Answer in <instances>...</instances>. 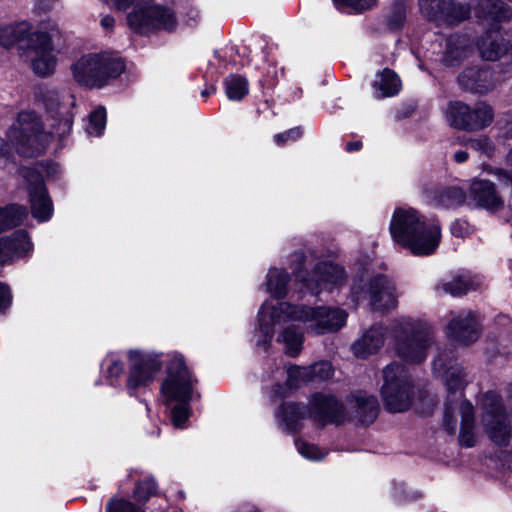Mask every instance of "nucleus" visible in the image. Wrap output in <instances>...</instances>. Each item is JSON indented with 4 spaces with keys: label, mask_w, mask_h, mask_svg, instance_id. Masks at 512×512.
I'll use <instances>...</instances> for the list:
<instances>
[{
    "label": "nucleus",
    "mask_w": 512,
    "mask_h": 512,
    "mask_svg": "<svg viewBox=\"0 0 512 512\" xmlns=\"http://www.w3.org/2000/svg\"><path fill=\"white\" fill-rule=\"evenodd\" d=\"M392 239L416 255L433 253L440 241V228L427 224L419 213L412 209H396L391 223Z\"/></svg>",
    "instance_id": "obj_1"
},
{
    "label": "nucleus",
    "mask_w": 512,
    "mask_h": 512,
    "mask_svg": "<svg viewBox=\"0 0 512 512\" xmlns=\"http://www.w3.org/2000/svg\"><path fill=\"white\" fill-rule=\"evenodd\" d=\"M193 379L183 357H174L167 367V378L161 385V392L167 401H177L171 407V420L175 427L181 428L190 416L189 403L192 398Z\"/></svg>",
    "instance_id": "obj_2"
},
{
    "label": "nucleus",
    "mask_w": 512,
    "mask_h": 512,
    "mask_svg": "<svg viewBox=\"0 0 512 512\" xmlns=\"http://www.w3.org/2000/svg\"><path fill=\"white\" fill-rule=\"evenodd\" d=\"M393 331L395 350L401 359L410 363H421L426 359L432 333L425 323L404 317L395 322Z\"/></svg>",
    "instance_id": "obj_3"
},
{
    "label": "nucleus",
    "mask_w": 512,
    "mask_h": 512,
    "mask_svg": "<svg viewBox=\"0 0 512 512\" xmlns=\"http://www.w3.org/2000/svg\"><path fill=\"white\" fill-rule=\"evenodd\" d=\"M75 80L87 87H103L109 79L116 78L125 70L121 57L108 53L82 56L73 66Z\"/></svg>",
    "instance_id": "obj_4"
},
{
    "label": "nucleus",
    "mask_w": 512,
    "mask_h": 512,
    "mask_svg": "<svg viewBox=\"0 0 512 512\" xmlns=\"http://www.w3.org/2000/svg\"><path fill=\"white\" fill-rule=\"evenodd\" d=\"M280 310L287 313V319L308 323L307 330L315 335L338 331L346 322L344 310L330 307H307L280 303Z\"/></svg>",
    "instance_id": "obj_5"
},
{
    "label": "nucleus",
    "mask_w": 512,
    "mask_h": 512,
    "mask_svg": "<svg viewBox=\"0 0 512 512\" xmlns=\"http://www.w3.org/2000/svg\"><path fill=\"white\" fill-rule=\"evenodd\" d=\"M383 378L381 394L385 409L391 413L408 410L413 400V386L406 366L399 363L387 365Z\"/></svg>",
    "instance_id": "obj_6"
},
{
    "label": "nucleus",
    "mask_w": 512,
    "mask_h": 512,
    "mask_svg": "<svg viewBox=\"0 0 512 512\" xmlns=\"http://www.w3.org/2000/svg\"><path fill=\"white\" fill-rule=\"evenodd\" d=\"M7 135L18 153L23 156L34 157L45 150L46 135L40 119L34 112H21Z\"/></svg>",
    "instance_id": "obj_7"
},
{
    "label": "nucleus",
    "mask_w": 512,
    "mask_h": 512,
    "mask_svg": "<svg viewBox=\"0 0 512 512\" xmlns=\"http://www.w3.org/2000/svg\"><path fill=\"white\" fill-rule=\"evenodd\" d=\"M449 125L466 132H478L490 126L494 120V110L484 101L470 106L461 101H451L446 109Z\"/></svg>",
    "instance_id": "obj_8"
},
{
    "label": "nucleus",
    "mask_w": 512,
    "mask_h": 512,
    "mask_svg": "<svg viewBox=\"0 0 512 512\" xmlns=\"http://www.w3.org/2000/svg\"><path fill=\"white\" fill-rule=\"evenodd\" d=\"M129 26L136 32L147 33L154 30L173 31L177 21L174 12L162 5L145 0L127 17Z\"/></svg>",
    "instance_id": "obj_9"
},
{
    "label": "nucleus",
    "mask_w": 512,
    "mask_h": 512,
    "mask_svg": "<svg viewBox=\"0 0 512 512\" xmlns=\"http://www.w3.org/2000/svg\"><path fill=\"white\" fill-rule=\"evenodd\" d=\"M298 267L296 268V277L304 283V286L312 293L318 294L323 288L328 286H338L345 281V271L339 265L329 261L319 262L315 265L311 273L305 274V256L303 253L295 254Z\"/></svg>",
    "instance_id": "obj_10"
},
{
    "label": "nucleus",
    "mask_w": 512,
    "mask_h": 512,
    "mask_svg": "<svg viewBox=\"0 0 512 512\" xmlns=\"http://www.w3.org/2000/svg\"><path fill=\"white\" fill-rule=\"evenodd\" d=\"M482 406V421L489 438L499 446H507L512 437V427L506 424L502 399L495 392L488 391L483 396Z\"/></svg>",
    "instance_id": "obj_11"
},
{
    "label": "nucleus",
    "mask_w": 512,
    "mask_h": 512,
    "mask_svg": "<svg viewBox=\"0 0 512 512\" xmlns=\"http://www.w3.org/2000/svg\"><path fill=\"white\" fill-rule=\"evenodd\" d=\"M421 12L437 24L455 25L466 20L470 8L456 0H418Z\"/></svg>",
    "instance_id": "obj_12"
},
{
    "label": "nucleus",
    "mask_w": 512,
    "mask_h": 512,
    "mask_svg": "<svg viewBox=\"0 0 512 512\" xmlns=\"http://www.w3.org/2000/svg\"><path fill=\"white\" fill-rule=\"evenodd\" d=\"M21 174L28 183L33 217L40 221L48 220L52 215V201L47 193L41 173L33 168L25 167L21 170Z\"/></svg>",
    "instance_id": "obj_13"
},
{
    "label": "nucleus",
    "mask_w": 512,
    "mask_h": 512,
    "mask_svg": "<svg viewBox=\"0 0 512 512\" xmlns=\"http://www.w3.org/2000/svg\"><path fill=\"white\" fill-rule=\"evenodd\" d=\"M310 418L321 426L340 425L346 419L344 404L332 394L315 393L310 401Z\"/></svg>",
    "instance_id": "obj_14"
},
{
    "label": "nucleus",
    "mask_w": 512,
    "mask_h": 512,
    "mask_svg": "<svg viewBox=\"0 0 512 512\" xmlns=\"http://www.w3.org/2000/svg\"><path fill=\"white\" fill-rule=\"evenodd\" d=\"M129 359L131 367L127 379V389L132 395L133 391L147 386L154 379V375L161 370L162 364L157 356L143 355L133 351H130Z\"/></svg>",
    "instance_id": "obj_15"
},
{
    "label": "nucleus",
    "mask_w": 512,
    "mask_h": 512,
    "mask_svg": "<svg viewBox=\"0 0 512 512\" xmlns=\"http://www.w3.org/2000/svg\"><path fill=\"white\" fill-rule=\"evenodd\" d=\"M48 37L42 34H31L27 44V57L31 61L33 71L39 76L51 74L55 67V57L48 46Z\"/></svg>",
    "instance_id": "obj_16"
},
{
    "label": "nucleus",
    "mask_w": 512,
    "mask_h": 512,
    "mask_svg": "<svg viewBox=\"0 0 512 512\" xmlns=\"http://www.w3.org/2000/svg\"><path fill=\"white\" fill-rule=\"evenodd\" d=\"M42 100L47 112L53 117L59 119V126L62 131L60 136L69 133L72 127V117L69 115L70 106L74 105V97L72 95H60L59 91L54 88H45L42 92Z\"/></svg>",
    "instance_id": "obj_17"
},
{
    "label": "nucleus",
    "mask_w": 512,
    "mask_h": 512,
    "mask_svg": "<svg viewBox=\"0 0 512 512\" xmlns=\"http://www.w3.org/2000/svg\"><path fill=\"white\" fill-rule=\"evenodd\" d=\"M370 305L375 311H386L397 306L395 287L387 276L378 274L371 278L368 286Z\"/></svg>",
    "instance_id": "obj_18"
},
{
    "label": "nucleus",
    "mask_w": 512,
    "mask_h": 512,
    "mask_svg": "<svg viewBox=\"0 0 512 512\" xmlns=\"http://www.w3.org/2000/svg\"><path fill=\"white\" fill-rule=\"evenodd\" d=\"M503 204L494 183L488 180H475L471 183L468 192V205L495 211L502 208Z\"/></svg>",
    "instance_id": "obj_19"
},
{
    "label": "nucleus",
    "mask_w": 512,
    "mask_h": 512,
    "mask_svg": "<svg viewBox=\"0 0 512 512\" xmlns=\"http://www.w3.org/2000/svg\"><path fill=\"white\" fill-rule=\"evenodd\" d=\"M447 334L450 338L464 345L475 342L480 335L476 318L471 312L453 316L448 323Z\"/></svg>",
    "instance_id": "obj_20"
},
{
    "label": "nucleus",
    "mask_w": 512,
    "mask_h": 512,
    "mask_svg": "<svg viewBox=\"0 0 512 512\" xmlns=\"http://www.w3.org/2000/svg\"><path fill=\"white\" fill-rule=\"evenodd\" d=\"M33 248L26 231L18 230L10 237L0 238V265L26 256Z\"/></svg>",
    "instance_id": "obj_21"
},
{
    "label": "nucleus",
    "mask_w": 512,
    "mask_h": 512,
    "mask_svg": "<svg viewBox=\"0 0 512 512\" xmlns=\"http://www.w3.org/2000/svg\"><path fill=\"white\" fill-rule=\"evenodd\" d=\"M473 44L470 38L464 34H453L446 39L442 63L445 66L461 64L473 53Z\"/></svg>",
    "instance_id": "obj_22"
},
{
    "label": "nucleus",
    "mask_w": 512,
    "mask_h": 512,
    "mask_svg": "<svg viewBox=\"0 0 512 512\" xmlns=\"http://www.w3.org/2000/svg\"><path fill=\"white\" fill-rule=\"evenodd\" d=\"M477 47L480 55L487 61H496L510 52L508 42L500 33L499 27H491L479 38Z\"/></svg>",
    "instance_id": "obj_23"
},
{
    "label": "nucleus",
    "mask_w": 512,
    "mask_h": 512,
    "mask_svg": "<svg viewBox=\"0 0 512 512\" xmlns=\"http://www.w3.org/2000/svg\"><path fill=\"white\" fill-rule=\"evenodd\" d=\"M491 71L484 67H469L458 77L460 85L473 93L486 94L493 88Z\"/></svg>",
    "instance_id": "obj_24"
},
{
    "label": "nucleus",
    "mask_w": 512,
    "mask_h": 512,
    "mask_svg": "<svg viewBox=\"0 0 512 512\" xmlns=\"http://www.w3.org/2000/svg\"><path fill=\"white\" fill-rule=\"evenodd\" d=\"M386 330L381 325H373L352 345V351L359 358H367L376 353L384 344Z\"/></svg>",
    "instance_id": "obj_25"
},
{
    "label": "nucleus",
    "mask_w": 512,
    "mask_h": 512,
    "mask_svg": "<svg viewBox=\"0 0 512 512\" xmlns=\"http://www.w3.org/2000/svg\"><path fill=\"white\" fill-rule=\"evenodd\" d=\"M477 17L492 27H498L497 24L510 20L512 11L508 5L501 0H478Z\"/></svg>",
    "instance_id": "obj_26"
},
{
    "label": "nucleus",
    "mask_w": 512,
    "mask_h": 512,
    "mask_svg": "<svg viewBox=\"0 0 512 512\" xmlns=\"http://www.w3.org/2000/svg\"><path fill=\"white\" fill-rule=\"evenodd\" d=\"M281 315L283 319H287V313L280 310V303L278 306L273 307L268 315L266 304H263L258 313L259 329L262 333L263 339L258 340L257 344L263 346L266 350L270 345L273 338V325L281 321Z\"/></svg>",
    "instance_id": "obj_27"
},
{
    "label": "nucleus",
    "mask_w": 512,
    "mask_h": 512,
    "mask_svg": "<svg viewBox=\"0 0 512 512\" xmlns=\"http://www.w3.org/2000/svg\"><path fill=\"white\" fill-rule=\"evenodd\" d=\"M288 374L289 380L296 378L303 382L324 381L332 376L333 369L328 361H321L309 367H291Z\"/></svg>",
    "instance_id": "obj_28"
},
{
    "label": "nucleus",
    "mask_w": 512,
    "mask_h": 512,
    "mask_svg": "<svg viewBox=\"0 0 512 512\" xmlns=\"http://www.w3.org/2000/svg\"><path fill=\"white\" fill-rule=\"evenodd\" d=\"M355 417L362 425L372 424L379 413V403L375 396L359 393L354 396Z\"/></svg>",
    "instance_id": "obj_29"
},
{
    "label": "nucleus",
    "mask_w": 512,
    "mask_h": 512,
    "mask_svg": "<svg viewBox=\"0 0 512 512\" xmlns=\"http://www.w3.org/2000/svg\"><path fill=\"white\" fill-rule=\"evenodd\" d=\"M307 415L310 417V407L301 403H283L279 411V417H281L289 432L298 431L300 429V421Z\"/></svg>",
    "instance_id": "obj_30"
},
{
    "label": "nucleus",
    "mask_w": 512,
    "mask_h": 512,
    "mask_svg": "<svg viewBox=\"0 0 512 512\" xmlns=\"http://www.w3.org/2000/svg\"><path fill=\"white\" fill-rule=\"evenodd\" d=\"M460 411L461 427L459 442L462 446L473 447L475 445L473 405L469 401L465 400L461 403Z\"/></svg>",
    "instance_id": "obj_31"
},
{
    "label": "nucleus",
    "mask_w": 512,
    "mask_h": 512,
    "mask_svg": "<svg viewBox=\"0 0 512 512\" xmlns=\"http://www.w3.org/2000/svg\"><path fill=\"white\" fill-rule=\"evenodd\" d=\"M31 33L25 23L5 25L0 28V45L4 48H10L23 41H26L27 45Z\"/></svg>",
    "instance_id": "obj_32"
},
{
    "label": "nucleus",
    "mask_w": 512,
    "mask_h": 512,
    "mask_svg": "<svg viewBox=\"0 0 512 512\" xmlns=\"http://www.w3.org/2000/svg\"><path fill=\"white\" fill-rule=\"evenodd\" d=\"M400 80L397 74L391 69H384L378 74L374 82V88L379 91L377 98H384L396 95L400 91Z\"/></svg>",
    "instance_id": "obj_33"
},
{
    "label": "nucleus",
    "mask_w": 512,
    "mask_h": 512,
    "mask_svg": "<svg viewBox=\"0 0 512 512\" xmlns=\"http://www.w3.org/2000/svg\"><path fill=\"white\" fill-rule=\"evenodd\" d=\"M278 341L285 344V351L288 356L296 357L302 350L303 331L297 325H289L283 330Z\"/></svg>",
    "instance_id": "obj_34"
},
{
    "label": "nucleus",
    "mask_w": 512,
    "mask_h": 512,
    "mask_svg": "<svg viewBox=\"0 0 512 512\" xmlns=\"http://www.w3.org/2000/svg\"><path fill=\"white\" fill-rule=\"evenodd\" d=\"M27 215L24 206L12 204L0 208V232L20 225Z\"/></svg>",
    "instance_id": "obj_35"
},
{
    "label": "nucleus",
    "mask_w": 512,
    "mask_h": 512,
    "mask_svg": "<svg viewBox=\"0 0 512 512\" xmlns=\"http://www.w3.org/2000/svg\"><path fill=\"white\" fill-rule=\"evenodd\" d=\"M289 274L280 269H270L267 274L268 291L278 299L284 298L287 293Z\"/></svg>",
    "instance_id": "obj_36"
},
{
    "label": "nucleus",
    "mask_w": 512,
    "mask_h": 512,
    "mask_svg": "<svg viewBox=\"0 0 512 512\" xmlns=\"http://www.w3.org/2000/svg\"><path fill=\"white\" fill-rule=\"evenodd\" d=\"M437 290H442L444 293L452 296H462L469 290H474V283L466 276H456L450 281L443 282L436 286Z\"/></svg>",
    "instance_id": "obj_37"
},
{
    "label": "nucleus",
    "mask_w": 512,
    "mask_h": 512,
    "mask_svg": "<svg viewBox=\"0 0 512 512\" xmlns=\"http://www.w3.org/2000/svg\"><path fill=\"white\" fill-rule=\"evenodd\" d=\"M466 372L461 366H451L445 372V384L449 394L462 390L467 384Z\"/></svg>",
    "instance_id": "obj_38"
},
{
    "label": "nucleus",
    "mask_w": 512,
    "mask_h": 512,
    "mask_svg": "<svg viewBox=\"0 0 512 512\" xmlns=\"http://www.w3.org/2000/svg\"><path fill=\"white\" fill-rule=\"evenodd\" d=\"M224 84L226 94L231 100H241L248 93L247 80L240 75H229Z\"/></svg>",
    "instance_id": "obj_39"
},
{
    "label": "nucleus",
    "mask_w": 512,
    "mask_h": 512,
    "mask_svg": "<svg viewBox=\"0 0 512 512\" xmlns=\"http://www.w3.org/2000/svg\"><path fill=\"white\" fill-rule=\"evenodd\" d=\"M406 19V5L403 1H396L387 15V27L391 31L399 30L403 27Z\"/></svg>",
    "instance_id": "obj_40"
},
{
    "label": "nucleus",
    "mask_w": 512,
    "mask_h": 512,
    "mask_svg": "<svg viewBox=\"0 0 512 512\" xmlns=\"http://www.w3.org/2000/svg\"><path fill=\"white\" fill-rule=\"evenodd\" d=\"M470 149L491 157L495 151L493 141L486 135H480L477 138H469L465 143Z\"/></svg>",
    "instance_id": "obj_41"
},
{
    "label": "nucleus",
    "mask_w": 512,
    "mask_h": 512,
    "mask_svg": "<svg viewBox=\"0 0 512 512\" xmlns=\"http://www.w3.org/2000/svg\"><path fill=\"white\" fill-rule=\"evenodd\" d=\"M157 483L153 478H145L138 482L134 495L138 501H147L156 493Z\"/></svg>",
    "instance_id": "obj_42"
},
{
    "label": "nucleus",
    "mask_w": 512,
    "mask_h": 512,
    "mask_svg": "<svg viewBox=\"0 0 512 512\" xmlns=\"http://www.w3.org/2000/svg\"><path fill=\"white\" fill-rule=\"evenodd\" d=\"M442 196L447 205L468 204V194L460 187H449L443 191Z\"/></svg>",
    "instance_id": "obj_43"
},
{
    "label": "nucleus",
    "mask_w": 512,
    "mask_h": 512,
    "mask_svg": "<svg viewBox=\"0 0 512 512\" xmlns=\"http://www.w3.org/2000/svg\"><path fill=\"white\" fill-rule=\"evenodd\" d=\"M106 124V111L104 107H99L90 114L89 133L100 135Z\"/></svg>",
    "instance_id": "obj_44"
},
{
    "label": "nucleus",
    "mask_w": 512,
    "mask_h": 512,
    "mask_svg": "<svg viewBox=\"0 0 512 512\" xmlns=\"http://www.w3.org/2000/svg\"><path fill=\"white\" fill-rule=\"evenodd\" d=\"M295 445L299 453L307 459L319 460L324 457V454L319 450V448L313 444L297 439L295 440Z\"/></svg>",
    "instance_id": "obj_45"
},
{
    "label": "nucleus",
    "mask_w": 512,
    "mask_h": 512,
    "mask_svg": "<svg viewBox=\"0 0 512 512\" xmlns=\"http://www.w3.org/2000/svg\"><path fill=\"white\" fill-rule=\"evenodd\" d=\"M106 512H144L139 507L124 499H112L108 502Z\"/></svg>",
    "instance_id": "obj_46"
},
{
    "label": "nucleus",
    "mask_w": 512,
    "mask_h": 512,
    "mask_svg": "<svg viewBox=\"0 0 512 512\" xmlns=\"http://www.w3.org/2000/svg\"><path fill=\"white\" fill-rule=\"evenodd\" d=\"M454 410H455V406L453 405L452 401L450 399H447V401L445 403L443 425H444L445 430L449 434H454L456 431V419L453 415Z\"/></svg>",
    "instance_id": "obj_47"
},
{
    "label": "nucleus",
    "mask_w": 512,
    "mask_h": 512,
    "mask_svg": "<svg viewBox=\"0 0 512 512\" xmlns=\"http://www.w3.org/2000/svg\"><path fill=\"white\" fill-rule=\"evenodd\" d=\"M377 0H333L334 4L346 5L352 7L356 11H364L372 8Z\"/></svg>",
    "instance_id": "obj_48"
},
{
    "label": "nucleus",
    "mask_w": 512,
    "mask_h": 512,
    "mask_svg": "<svg viewBox=\"0 0 512 512\" xmlns=\"http://www.w3.org/2000/svg\"><path fill=\"white\" fill-rule=\"evenodd\" d=\"M31 34H42L48 37V46L49 49H56L61 46V32L57 26H51L49 31H36Z\"/></svg>",
    "instance_id": "obj_49"
},
{
    "label": "nucleus",
    "mask_w": 512,
    "mask_h": 512,
    "mask_svg": "<svg viewBox=\"0 0 512 512\" xmlns=\"http://www.w3.org/2000/svg\"><path fill=\"white\" fill-rule=\"evenodd\" d=\"M12 295L8 285L0 283V313H4L11 305Z\"/></svg>",
    "instance_id": "obj_50"
},
{
    "label": "nucleus",
    "mask_w": 512,
    "mask_h": 512,
    "mask_svg": "<svg viewBox=\"0 0 512 512\" xmlns=\"http://www.w3.org/2000/svg\"><path fill=\"white\" fill-rule=\"evenodd\" d=\"M302 132L299 127L292 128L286 132L276 134L274 140L277 144L281 145L286 143L288 140H296L301 136Z\"/></svg>",
    "instance_id": "obj_51"
},
{
    "label": "nucleus",
    "mask_w": 512,
    "mask_h": 512,
    "mask_svg": "<svg viewBox=\"0 0 512 512\" xmlns=\"http://www.w3.org/2000/svg\"><path fill=\"white\" fill-rule=\"evenodd\" d=\"M450 230L455 237H465L469 234V225L464 220H456L451 224Z\"/></svg>",
    "instance_id": "obj_52"
},
{
    "label": "nucleus",
    "mask_w": 512,
    "mask_h": 512,
    "mask_svg": "<svg viewBox=\"0 0 512 512\" xmlns=\"http://www.w3.org/2000/svg\"><path fill=\"white\" fill-rule=\"evenodd\" d=\"M112 1L114 2V4L116 5V7L118 9H122V10H126L130 6H134L135 7L134 9H136L145 2V0H112Z\"/></svg>",
    "instance_id": "obj_53"
},
{
    "label": "nucleus",
    "mask_w": 512,
    "mask_h": 512,
    "mask_svg": "<svg viewBox=\"0 0 512 512\" xmlns=\"http://www.w3.org/2000/svg\"><path fill=\"white\" fill-rule=\"evenodd\" d=\"M123 364L120 361H112L107 368V374L110 378H118L123 372Z\"/></svg>",
    "instance_id": "obj_54"
},
{
    "label": "nucleus",
    "mask_w": 512,
    "mask_h": 512,
    "mask_svg": "<svg viewBox=\"0 0 512 512\" xmlns=\"http://www.w3.org/2000/svg\"><path fill=\"white\" fill-rule=\"evenodd\" d=\"M54 0H37L35 4V10L38 13H46L53 7Z\"/></svg>",
    "instance_id": "obj_55"
},
{
    "label": "nucleus",
    "mask_w": 512,
    "mask_h": 512,
    "mask_svg": "<svg viewBox=\"0 0 512 512\" xmlns=\"http://www.w3.org/2000/svg\"><path fill=\"white\" fill-rule=\"evenodd\" d=\"M468 157H469L468 153L464 150H459V151L455 152V154H454V160L457 163L466 162Z\"/></svg>",
    "instance_id": "obj_56"
},
{
    "label": "nucleus",
    "mask_w": 512,
    "mask_h": 512,
    "mask_svg": "<svg viewBox=\"0 0 512 512\" xmlns=\"http://www.w3.org/2000/svg\"><path fill=\"white\" fill-rule=\"evenodd\" d=\"M114 24H115V20L112 16H105L101 20V25L103 26L104 29H107V30L113 28Z\"/></svg>",
    "instance_id": "obj_57"
},
{
    "label": "nucleus",
    "mask_w": 512,
    "mask_h": 512,
    "mask_svg": "<svg viewBox=\"0 0 512 512\" xmlns=\"http://www.w3.org/2000/svg\"><path fill=\"white\" fill-rule=\"evenodd\" d=\"M361 148H362V142L361 141H353V142H348L346 144V151H348V152L358 151Z\"/></svg>",
    "instance_id": "obj_58"
},
{
    "label": "nucleus",
    "mask_w": 512,
    "mask_h": 512,
    "mask_svg": "<svg viewBox=\"0 0 512 512\" xmlns=\"http://www.w3.org/2000/svg\"><path fill=\"white\" fill-rule=\"evenodd\" d=\"M433 363L435 367L443 369L447 365V359L444 358V355L440 353L438 354Z\"/></svg>",
    "instance_id": "obj_59"
},
{
    "label": "nucleus",
    "mask_w": 512,
    "mask_h": 512,
    "mask_svg": "<svg viewBox=\"0 0 512 512\" xmlns=\"http://www.w3.org/2000/svg\"><path fill=\"white\" fill-rule=\"evenodd\" d=\"M507 161H508V163L511 166V180H512V147H511V150L509 151V153L507 155Z\"/></svg>",
    "instance_id": "obj_60"
},
{
    "label": "nucleus",
    "mask_w": 512,
    "mask_h": 512,
    "mask_svg": "<svg viewBox=\"0 0 512 512\" xmlns=\"http://www.w3.org/2000/svg\"><path fill=\"white\" fill-rule=\"evenodd\" d=\"M214 90H215L214 88H211V90L205 89L202 91L201 94H202V96L206 97V96L210 95L212 92H214Z\"/></svg>",
    "instance_id": "obj_61"
},
{
    "label": "nucleus",
    "mask_w": 512,
    "mask_h": 512,
    "mask_svg": "<svg viewBox=\"0 0 512 512\" xmlns=\"http://www.w3.org/2000/svg\"><path fill=\"white\" fill-rule=\"evenodd\" d=\"M506 137H512V125L507 129Z\"/></svg>",
    "instance_id": "obj_62"
},
{
    "label": "nucleus",
    "mask_w": 512,
    "mask_h": 512,
    "mask_svg": "<svg viewBox=\"0 0 512 512\" xmlns=\"http://www.w3.org/2000/svg\"><path fill=\"white\" fill-rule=\"evenodd\" d=\"M352 293H353V295H354V296H356V295H357L358 291H357L356 287H353V289H352Z\"/></svg>",
    "instance_id": "obj_63"
}]
</instances>
